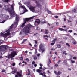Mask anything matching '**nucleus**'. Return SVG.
Returning <instances> with one entry per match:
<instances>
[{
  "label": "nucleus",
  "instance_id": "nucleus-34",
  "mask_svg": "<svg viewBox=\"0 0 77 77\" xmlns=\"http://www.w3.org/2000/svg\"><path fill=\"white\" fill-rule=\"evenodd\" d=\"M60 62H61V60H59L57 63H58V64H59V63H60Z\"/></svg>",
  "mask_w": 77,
  "mask_h": 77
},
{
  "label": "nucleus",
  "instance_id": "nucleus-4",
  "mask_svg": "<svg viewBox=\"0 0 77 77\" xmlns=\"http://www.w3.org/2000/svg\"><path fill=\"white\" fill-rule=\"evenodd\" d=\"M8 48V47L7 45H2L0 46V52L5 51L7 50Z\"/></svg>",
  "mask_w": 77,
  "mask_h": 77
},
{
  "label": "nucleus",
  "instance_id": "nucleus-20",
  "mask_svg": "<svg viewBox=\"0 0 77 77\" xmlns=\"http://www.w3.org/2000/svg\"><path fill=\"white\" fill-rule=\"evenodd\" d=\"M72 43H73V44H74L75 45V44H77L76 41H75V40H73Z\"/></svg>",
  "mask_w": 77,
  "mask_h": 77
},
{
  "label": "nucleus",
  "instance_id": "nucleus-15",
  "mask_svg": "<svg viewBox=\"0 0 77 77\" xmlns=\"http://www.w3.org/2000/svg\"><path fill=\"white\" fill-rule=\"evenodd\" d=\"M17 74L19 76V77H21V76H22V75L20 73V72H18L17 73Z\"/></svg>",
  "mask_w": 77,
  "mask_h": 77
},
{
  "label": "nucleus",
  "instance_id": "nucleus-16",
  "mask_svg": "<svg viewBox=\"0 0 77 77\" xmlns=\"http://www.w3.org/2000/svg\"><path fill=\"white\" fill-rule=\"evenodd\" d=\"M41 51H42V53H43L45 51V48H43L41 49Z\"/></svg>",
  "mask_w": 77,
  "mask_h": 77
},
{
  "label": "nucleus",
  "instance_id": "nucleus-14",
  "mask_svg": "<svg viewBox=\"0 0 77 77\" xmlns=\"http://www.w3.org/2000/svg\"><path fill=\"white\" fill-rule=\"evenodd\" d=\"M39 75H42L43 77H46V75H45V72H43V73L41 72L40 74H39Z\"/></svg>",
  "mask_w": 77,
  "mask_h": 77
},
{
  "label": "nucleus",
  "instance_id": "nucleus-49",
  "mask_svg": "<svg viewBox=\"0 0 77 77\" xmlns=\"http://www.w3.org/2000/svg\"><path fill=\"white\" fill-rule=\"evenodd\" d=\"M66 36H69V37H70V36L71 37V36L70 35H69V34H66Z\"/></svg>",
  "mask_w": 77,
  "mask_h": 77
},
{
  "label": "nucleus",
  "instance_id": "nucleus-32",
  "mask_svg": "<svg viewBox=\"0 0 77 77\" xmlns=\"http://www.w3.org/2000/svg\"><path fill=\"white\" fill-rule=\"evenodd\" d=\"M25 60H26V61H27L28 62H29V60H30L28 58H27V59H25Z\"/></svg>",
  "mask_w": 77,
  "mask_h": 77
},
{
  "label": "nucleus",
  "instance_id": "nucleus-28",
  "mask_svg": "<svg viewBox=\"0 0 77 77\" xmlns=\"http://www.w3.org/2000/svg\"><path fill=\"white\" fill-rule=\"evenodd\" d=\"M66 52V51H62V54H65V53Z\"/></svg>",
  "mask_w": 77,
  "mask_h": 77
},
{
  "label": "nucleus",
  "instance_id": "nucleus-41",
  "mask_svg": "<svg viewBox=\"0 0 77 77\" xmlns=\"http://www.w3.org/2000/svg\"><path fill=\"white\" fill-rule=\"evenodd\" d=\"M12 66H15V63H13L12 64Z\"/></svg>",
  "mask_w": 77,
  "mask_h": 77
},
{
  "label": "nucleus",
  "instance_id": "nucleus-19",
  "mask_svg": "<svg viewBox=\"0 0 77 77\" xmlns=\"http://www.w3.org/2000/svg\"><path fill=\"white\" fill-rule=\"evenodd\" d=\"M51 61L50 60V59H49L48 62V63L47 64L48 66H49V65L51 63Z\"/></svg>",
  "mask_w": 77,
  "mask_h": 77
},
{
  "label": "nucleus",
  "instance_id": "nucleus-29",
  "mask_svg": "<svg viewBox=\"0 0 77 77\" xmlns=\"http://www.w3.org/2000/svg\"><path fill=\"white\" fill-rule=\"evenodd\" d=\"M56 40H57L56 39H54L52 41L53 42H54V43H55V42L56 41Z\"/></svg>",
  "mask_w": 77,
  "mask_h": 77
},
{
  "label": "nucleus",
  "instance_id": "nucleus-23",
  "mask_svg": "<svg viewBox=\"0 0 77 77\" xmlns=\"http://www.w3.org/2000/svg\"><path fill=\"white\" fill-rule=\"evenodd\" d=\"M25 4L27 6V7H29V3H25Z\"/></svg>",
  "mask_w": 77,
  "mask_h": 77
},
{
  "label": "nucleus",
  "instance_id": "nucleus-57",
  "mask_svg": "<svg viewBox=\"0 0 77 77\" xmlns=\"http://www.w3.org/2000/svg\"><path fill=\"white\" fill-rule=\"evenodd\" d=\"M68 70H69V71H71V69L69 68H68Z\"/></svg>",
  "mask_w": 77,
  "mask_h": 77
},
{
  "label": "nucleus",
  "instance_id": "nucleus-60",
  "mask_svg": "<svg viewBox=\"0 0 77 77\" xmlns=\"http://www.w3.org/2000/svg\"><path fill=\"white\" fill-rule=\"evenodd\" d=\"M40 69H42V67H39Z\"/></svg>",
  "mask_w": 77,
  "mask_h": 77
},
{
  "label": "nucleus",
  "instance_id": "nucleus-26",
  "mask_svg": "<svg viewBox=\"0 0 77 77\" xmlns=\"http://www.w3.org/2000/svg\"><path fill=\"white\" fill-rule=\"evenodd\" d=\"M48 32V30H45V34H48V32Z\"/></svg>",
  "mask_w": 77,
  "mask_h": 77
},
{
  "label": "nucleus",
  "instance_id": "nucleus-55",
  "mask_svg": "<svg viewBox=\"0 0 77 77\" xmlns=\"http://www.w3.org/2000/svg\"><path fill=\"white\" fill-rule=\"evenodd\" d=\"M5 70H2V72H5Z\"/></svg>",
  "mask_w": 77,
  "mask_h": 77
},
{
  "label": "nucleus",
  "instance_id": "nucleus-5",
  "mask_svg": "<svg viewBox=\"0 0 77 77\" xmlns=\"http://www.w3.org/2000/svg\"><path fill=\"white\" fill-rule=\"evenodd\" d=\"M35 16H33L30 18H25L24 19V23L22 24L21 26V27H24V26H25V24L26 23V22H27V21H29L31 20V19H33V18H35Z\"/></svg>",
  "mask_w": 77,
  "mask_h": 77
},
{
  "label": "nucleus",
  "instance_id": "nucleus-64",
  "mask_svg": "<svg viewBox=\"0 0 77 77\" xmlns=\"http://www.w3.org/2000/svg\"><path fill=\"white\" fill-rule=\"evenodd\" d=\"M55 54H56V55H57V52H55Z\"/></svg>",
  "mask_w": 77,
  "mask_h": 77
},
{
  "label": "nucleus",
  "instance_id": "nucleus-33",
  "mask_svg": "<svg viewBox=\"0 0 77 77\" xmlns=\"http://www.w3.org/2000/svg\"><path fill=\"white\" fill-rule=\"evenodd\" d=\"M17 69H14V73H16V72H17Z\"/></svg>",
  "mask_w": 77,
  "mask_h": 77
},
{
  "label": "nucleus",
  "instance_id": "nucleus-63",
  "mask_svg": "<svg viewBox=\"0 0 77 77\" xmlns=\"http://www.w3.org/2000/svg\"><path fill=\"white\" fill-rule=\"evenodd\" d=\"M29 45H31V46H32V44H31L29 42Z\"/></svg>",
  "mask_w": 77,
  "mask_h": 77
},
{
  "label": "nucleus",
  "instance_id": "nucleus-36",
  "mask_svg": "<svg viewBox=\"0 0 77 77\" xmlns=\"http://www.w3.org/2000/svg\"><path fill=\"white\" fill-rule=\"evenodd\" d=\"M66 45L68 46L69 47H70V45H69V44L68 43H66Z\"/></svg>",
  "mask_w": 77,
  "mask_h": 77
},
{
  "label": "nucleus",
  "instance_id": "nucleus-1",
  "mask_svg": "<svg viewBox=\"0 0 77 77\" xmlns=\"http://www.w3.org/2000/svg\"><path fill=\"white\" fill-rule=\"evenodd\" d=\"M19 18V17H18V15H16V19H15L16 22H14V24H12L10 27V29L8 30L5 31V33L6 32H7V33L4 34V36L5 38H6L8 36H9V35H10L11 34L9 33V32L10 31H11V29H12V28L13 27H14V28H16L17 27V26L18 25V19Z\"/></svg>",
  "mask_w": 77,
  "mask_h": 77
},
{
  "label": "nucleus",
  "instance_id": "nucleus-50",
  "mask_svg": "<svg viewBox=\"0 0 77 77\" xmlns=\"http://www.w3.org/2000/svg\"><path fill=\"white\" fill-rule=\"evenodd\" d=\"M35 63L34 61H33L32 63V65H34V64H35Z\"/></svg>",
  "mask_w": 77,
  "mask_h": 77
},
{
  "label": "nucleus",
  "instance_id": "nucleus-11",
  "mask_svg": "<svg viewBox=\"0 0 77 77\" xmlns=\"http://www.w3.org/2000/svg\"><path fill=\"white\" fill-rule=\"evenodd\" d=\"M44 47V45H43L42 44H40V46H39V51L40 52H41V49H42V48H43V47Z\"/></svg>",
  "mask_w": 77,
  "mask_h": 77
},
{
  "label": "nucleus",
  "instance_id": "nucleus-24",
  "mask_svg": "<svg viewBox=\"0 0 77 77\" xmlns=\"http://www.w3.org/2000/svg\"><path fill=\"white\" fill-rule=\"evenodd\" d=\"M65 14V13L64 12V13H58V14H57V15H61L62 14Z\"/></svg>",
  "mask_w": 77,
  "mask_h": 77
},
{
  "label": "nucleus",
  "instance_id": "nucleus-22",
  "mask_svg": "<svg viewBox=\"0 0 77 77\" xmlns=\"http://www.w3.org/2000/svg\"><path fill=\"white\" fill-rule=\"evenodd\" d=\"M27 39H24L22 41V44H23V43H24V42L25 41H27Z\"/></svg>",
  "mask_w": 77,
  "mask_h": 77
},
{
  "label": "nucleus",
  "instance_id": "nucleus-39",
  "mask_svg": "<svg viewBox=\"0 0 77 77\" xmlns=\"http://www.w3.org/2000/svg\"><path fill=\"white\" fill-rule=\"evenodd\" d=\"M54 17H55V18H59V17L57 16H54Z\"/></svg>",
  "mask_w": 77,
  "mask_h": 77
},
{
  "label": "nucleus",
  "instance_id": "nucleus-9",
  "mask_svg": "<svg viewBox=\"0 0 77 77\" xmlns=\"http://www.w3.org/2000/svg\"><path fill=\"white\" fill-rule=\"evenodd\" d=\"M35 3H36V6L38 7L39 8H41L42 7V5L39 3V2L38 1H35Z\"/></svg>",
  "mask_w": 77,
  "mask_h": 77
},
{
  "label": "nucleus",
  "instance_id": "nucleus-25",
  "mask_svg": "<svg viewBox=\"0 0 77 77\" xmlns=\"http://www.w3.org/2000/svg\"><path fill=\"white\" fill-rule=\"evenodd\" d=\"M59 30H60V31H63V30H65L64 29H63L62 28H59Z\"/></svg>",
  "mask_w": 77,
  "mask_h": 77
},
{
  "label": "nucleus",
  "instance_id": "nucleus-21",
  "mask_svg": "<svg viewBox=\"0 0 77 77\" xmlns=\"http://www.w3.org/2000/svg\"><path fill=\"white\" fill-rule=\"evenodd\" d=\"M28 73L27 75H30V73H31L30 71V69H28Z\"/></svg>",
  "mask_w": 77,
  "mask_h": 77
},
{
  "label": "nucleus",
  "instance_id": "nucleus-2",
  "mask_svg": "<svg viewBox=\"0 0 77 77\" xmlns=\"http://www.w3.org/2000/svg\"><path fill=\"white\" fill-rule=\"evenodd\" d=\"M14 4H13L12 5H11V10L9 8H7V5H5L4 7V9L6 10L7 11H8L10 12L11 17H15V11L14 8Z\"/></svg>",
  "mask_w": 77,
  "mask_h": 77
},
{
  "label": "nucleus",
  "instance_id": "nucleus-31",
  "mask_svg": "<svg viewBox=\"0 0 77 77\" xmlns=\"http://www.w3.org/2000/svg\"><path fill=\"white\" fill-rule=\"evenodd\" d=\"M76 11V9H75L72 10V11L73 12H75Z\"/></svg>",
  "mask_w": 77,
  "mask_h": 77
},
{
  "label": "nucleus",
  "instance_id": "nucleus-6",
  "mask_svg": "<svg viewBox=\"0 0 77 77\" xmlns=\"http://www.w3.org/2000/svg\"><path fill=\"white\" fill-rule=\"evenodd\" d=\"M16 55H17V54H16V52L13 51V52H11L10 54L8 55V58L9 59L11 58V60H12V59H14L13 57H14V56H15Z\"/></svg>",
  "mask_w": 77,
  "mask_h": 77
},
{
  "label": "nucleus",
  "instance_id": "nucleus-59",
  "mask_svg": "<svg viewBox=\"0 0 77 77\" xmlns=\"http://www.w3.org/2000/svg\"><path fill=\"white\" fill-rule=\"evenodd\" d=\"M35 44H37V43H38V42L36 40H35Z\"/></svg>",
  "mask_w": 77,
  "mask_h": 77
},
{
  "label": "nucleus",
  "instance_id": "nucleus-18",
  "mask_svg": "<svg viewBox=\"0 0 77 77\" xmlns=\"http://www.w3.org/2000/svg\"><path fill=\"white\" fill-rule=\"evenodd\" d=\"M63 63H64V65H67V61H66V60H63Z\"/></svg>",
  "mask_w": 77,
  "mask_h": 77
},
{
  "label": "nucleus",
  "instance_id": "nucleus-7",
  "mask_svg": "<svg viewBox=\"0 0 77 77\" xmlns=\"http://www.w3.org/2000/svg\"><path fill=\"white\" fill-rule=\"evenodd\" d=\"M20 10V9H21V10H23V9H24V11L23 13H22L20 14V15H23V14H24L25 12H28V10H27L26 9V8L24 6H22L21 7H20L19 8Z\"/></svg>",
  "mask_w": 77,
  "mask_h": 77
},
{
  "label": "nucleus",
  "instance_id": "nucleus-42",
  "mask_svg": "<svg viewBox=\"0 0 77 77\" xmlns=\"http://www.w3.org/2000/svg\"><path fill=\"white\" fill-rule=\"evenodd\" d=\"M73 59H76L77 57H73Z\"/></svg>",
  "mask_w": 77,
  "mask_h": 77
},
{
  "label": "nucleus",
  "instance_id": "nucleus-17",
  "mask_svg": "<svg viewBox=\"0 0 77 77\" xmlns=\"http://www.w3.org/2000/svg\"><path fill=\"white\" fill-rule=\"evenodd\" d=\"M36 71L37 72H38L39 74H41V73L40 72H42V70L38 69L36 70Z\"/></svg>",
  "mask_w": 77,
  "mask_h": 77
},
{
  "label": "nucleus",
  "instance_id": "nucleus-8",
  "mask_svg": "<svg viewBox=\"0 0 77 77\" xmlns=\"http://www.w3.org/2000/svg\"><path fill=\"white\" fill-rule=\"evenodd\" d=\"M41 23V21L39 19H37L36 20H35V25L36 26H38L39 24Z\"/></svg>",
  "mask_w": 77,
  "mask_h": 77
},
{
  "label": "nucleus",
  "instance_id": "nucleus-30",
  "mask_svg": "<svg viewBox=\"0 0 77 77\" xmlns=\"http://www.w3.org/2000/svg\"><path fill=\"white\" fill-rule=\"evenodd\" d=\"M9 2V0H5V2L6 3H8Z\"/></svg>",
  "mask_w": 77,
  "mask_h": 77
},
{
  "label": "nucleus",
  "instance_id": "nucleus-40",
  "mask_svg": "<svg viewBox=\"0 0 77 77\" xmlns=\"http://www.w3.org/2000/svg\"><path fill=\"white\" fill-rule=\"evenodd\" d=\"M71 63H75V61H73L72 60H71Z\"/></svg>",
  "mask_w": 77,
  "mask_h": 77
},
{
  "label": "nucleus",
  "instance_id": "nucleus-58",
  "mask_svg": "<svg viewBox=\"0 0 77 77\" xmlns=\"http://www.w3.org/2000/svg\"><path fill=\"white\" fill-rule=\"evenodd\" d=\"M13 49H11L9 50V51H13Z\"/></svg>",
  "mask_w": 77,
  "mask_h": 77
},
{
  "label": "nucleus",
  "instance_id": "nucleus-56",
  "mask_svg": "<svg viewBox=\"0 0 77 77\" xmlns=\"http://www.w3.org/2000/svg\"><path fill=\"white\" fill-rule=\"evenodd\" d=\"M37 46H38V45H37L36 44H35L34 45V47H36Z\"/></svg>",
  "mask_w": 77,
  "mask_h": 77
},
{
  "label": "nucleus",
  "instance_id": "nucleus-51",
  "mask_svg": "<svg viewBox=\"0 0 77 77\" xmlns=\"http://www.w3.org/2000/svg\"><path fill=\"white\" fill-rule=\"evenodd\" d=\"M37 56L38 57L39 56H40V54H37Z\"/></svg>",
  "mask_w": 77,
  "mask_h": 77
},
{
  "label": "nucleus",
  "instance_id": "nucleus-13",
  "mask_svg": "<svg viewBox=\"0 0 77 77\" xmlns=\"http://www.w3.org/2000/svg\"><path fill=\"white\" fill-rule=\"evenodd\" d=\"M54 72L55 74L57 75H60V74H62V72L60 71L58 72L57 73L56 72V71H55Z\"/></svg>",
  "mask_w": 77,
  "mask_h": 77
},
{
  "label": "nucleus",
  "instance_id": "nucleus-46",
  "mask_svg": "<svg viewBox=\"0 0 77 77\" xmlns=\"http://www.w3.org/2000/svg\"><path fill=\"white\" fill-rule=\"evenodd\" d=\"M55 44V43H51V45H54Z\"/></svg>",
  "mask_w": 77,
  "mask_h": 77
},
{
  "label": "nucleus",
  "instance_id": "nucleus-47",
  "mask_svg": "<svg viewBox=\"0 0 77 77\" xmlns=\"http://www.w3.org/2000/svg\"><path fill=\"white\" fill-rule=\"evenodd\" d=\"M34 66H35V67H36V66H37V64H34Z\"/></svg>",
  "mask_w": 77,
  "mask_h": 77
},
{
  "label": "nucleus",
  "instance_id": "nucleus-35",
  "mask_svg": "<svg viewBox=\"0 0 77 77\" xmlns=\"http://www.w3.org/2000/svg\"><path fill=\"white\" fill-rule=\"evenodd\" d=\"M68 32L69 33H72V30H69L68 31Z\"/></svg>",
  "mask_w": 77,
  "mask_h": 77
},
{
  "label": "nucleus",
  "instance_id": "nucleus-53",
  "mask_svg": "<svg viewBox=\"0 0 77 77\" xmlns=\"http://www.w3.org/2000/svg\"><path fill=\"white\" fill-rule=\"evenodd\" d=\"M3 42V41L2 40H0V44H1Z\"/></svg>",
  "mask_w": 77,
  "mask_h": 77
},
{
  "label": "nucleus",
  "instance_id": "nucleus-52",
  "mask_svg": "<svg viewBox=\"0 0 77 77\" xmlns=\"http://www.w3.org/2000/svg\"><path fill=\"white\" fill-rule=\"evenodd\" d=\"M44 23H46V22H45V21H43L42 22V24H43Z\"/></svg>",
  "mask_w": 77,
  "mask_h": 77
},
{
  "label": "nucleus",
  "instance_id": "nucleus-38",
  "mask_svg": "<svg viewBox=\"0 0 77 77\" xmlns=\"http://www.w3.org/2000/svg\"><path fill=\"white\" fill-rule=\"evenodd\" d=\"M34 59L35 60H36L37 59V57H36V56L34 57Z\"/></svg>",
  "mask_w": 77,
  "mask_h": 77
},
{
  "label": "nucleus",
  "instance_id": "nucleus-3",
  "mask_svg": "<svg viewBox=\"0 0 77 77\" xmlns=\"http://www.w3.org/2000/svg\"><path fill=\"white\" fill-rule=\"evenodd\" d=\"M34 27L33 26H32L31 24H28L24 27L23 30V32L26 34V33H30V29L31 28Z\"/></svg>",
  "mask_w": 77,
  "mask_h": 77
},
{
  "label": "nucleus",
  "instance_id": "nucleus-54",
  "mask_svg": "<svg viewBox=\"0 0 77 77\" xmlns=\"http://www.w3.org/2000/svg\"><path fill=\"white\" fill-rule=\"evenodd\" d=\"M12 74H15V72H14V71L12 72H11Z\"/></svg>",
  "mask_w": 77,
  "mask_h": 77
},
{
  "label": "nucleus",
  "instance_id": "nucleus-27",
  "mask_svg": "<svg viewBox=\"0 0 77 77\" xmlns=\"http://www.w3.org/2000/svg\"><path fill=\"white\" fill-rule=\"evenodd\" d=\"M57 47L58 48H61V45L60 44H58L57 45Z\"/></svg>",
  "mask_w": 77,
  "mask_h": 77
},
{
  "label": "nucleus",
  "instance_id": "nucleus-37",
  "mask_svg": "<svg viewBox=\"0 0 77 77\" xmlns=\"http://www.w3.org/2000/svg\"><path fill=\"white\" fill-rule=\"evenodd\" d=\"M6 21V20H3L1 22V23H4V22H5Z\"/></svg>",
  "mask_w": 77,
  "mask_h": 77
},
{
  "label": "nucleus",
  "instance_id": "nucleus-10",
  "mask_svg": "<svg viewBox=\"0 0 77 77\" xmlns=\"http://www.w3.org/2000/svg\"><path fill=\"white\" fill-rule=\"evenodd\" d=\"M30 11H32L33 12H35V8L33 6H31L29 8Z\"/></svg>",
  "mask_w": 77,
  "mask_h": 77
},
{
  "label": "nucleus",
  "instance_id": "nucleus-48",
  "mask_svg": "<svg viewBox=\"0 0 77 77\" xmlns=\"http://www.w3.org/2000/svg\"><path fill=\"white\" fill-rule=\"evenodd\" d=\"M68 21V23H71L72 22V21H70V20H68V21Z\"/></svg>",
  "mask_w": 77,
  "mask_h": 77
},
{
  "label": "nucleus",
  "instance_id": "nucleus-12",
  "mask_svg": "<svg viewBox=\"0 0 77 77\" xmlns=\"http://www.w3.org/2000/svg\"><path fill=\"white\" fill-rule=\"evenodd\" d=\"M0 16L1 18H5L6 17H9V16H6L5 15L3 14H2Z\"/></svg>",
  "mask_w": 77,
  "mask_h": 77
},
{
  "label": "nucleus",
  "instance_id": "nucleus-61",
  "mask_svg": "<svg viewBox=\"0 0 77 77\" xmlns=\"http://www.w3.org/2000/svg\"><path fill=\"white\" fill-rule=\"evenodd\" d=\"M40 66H41V67H42V64H40Z\"/></svg>",
  "mask_w": 77,
  "mask_h": 77
},
{
  "label": "nucleus",
  "instance_id": "nucleus-45",
  "mask_svg": "<svg viewBox=\"0 0 77 77\" xmlns=\"http://www.w3.org/2000/svg\"><path fill=\"white\" fill-rule=\"evenodd\" d=\"M20 60H23V58L21 57L20 58Z\"/></svg>",
  "mask_w": 77,
  "mask_h": 77
},
{
  "label": "nucleus",
  "instance_id": "nucleus-43",
  "mask_svg": "<svg viewBox=\"0 0 77 77\" xmlns=\"http://www.w3.org/2000/svg\"><path fill=\"white\" fill-rule=\"evenodd\" d=\"M36 53H37V50L35 49V54H36Z\"/></svg>",
  "mask_w": 77,
  "mask_h": 77
},
{
  "label": "nucleus",
  "instance_id": "nucleus-62",
  "mask_svg": "<svg viewBox=\"0 0 77 77\" xmlns=\"http://www.w3.org/2000/svg\"><path fill=\"white\" fill-rule=\"evenodd\" d=\"M58 24H59V23H58V22H57L56 23V25H57V26H58Z\"/></svg>",
  "mask_w": 77,
  "mask_h": 77
},
{
  "label": "nucleus",
  "instance_id": "nucleus-44",
  "mask_svg": "<svg viewBox=\"0 0 77 77\" xmlns=\"http://www.w3.org/2000/svg\"><path fill=\"white\" fill-rule=\"evenodd\" d=\"M43 38H44L45 37H47V38H48V36L47 35H43Z\"/></svg>",
  "mask_w": 77,
  "mask_h": 77
}]
</instances>
